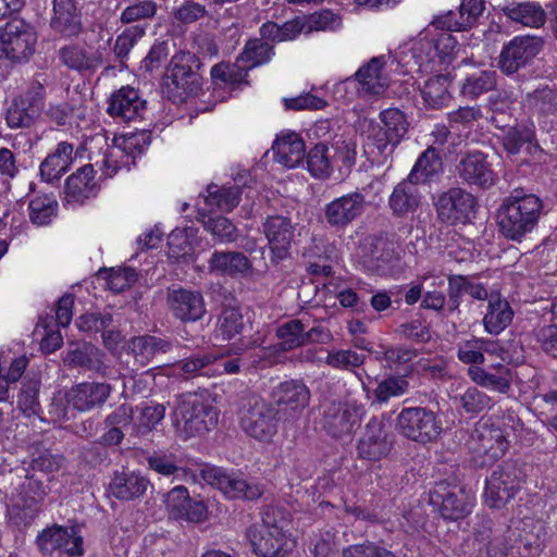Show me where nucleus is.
Here are the masks:
<instances>
[{"mask_svg": "<svg viewBox=\"0 0 557 557\" xmlns=\"http://www.w3.org/2000/svg\"><path fill=\"white\" fill-rule=\"evenodd\" d=\"M322 428L334 438L350 436L364 414V408L356 401L324 400L321 404Z\"/></svg>", "mask_w": 557, "mask_h": 557, "instance_id": "obj_9", "label": "nucleus"}, {"mask_svg": "<svg viewBox=\"0 0 557 557\" xmlns=\"http://www.w3.org/2000/svg\"><path fill=\"white\" fill-rule=\"evenodd\" d=\"M381 124L372 125L364 143V153L372 162L383 163L391 156L408 131L405 114L389 108L380 113Z\"/></svg>", "mask_w": 557, "mask_h": 557, "instance_id": "obj_4", "label": "nucleus"}, {"mask_svg": "<svg viewBox=\"0 0 557 557\" xmlns=\"http://www.w3.org/2000/svg\"><path fill=\"white\" fill-rule=\"evenodd\" d=\"M58 57L62 64L71 70L85 71L95 66V59L86 49L77 44L60 48Z\"/></svg>", "mask_w": 557, "mask_h": 557, "instance_id": "obj_56", "label": "nucleus"}, {"mask_svg": "<svg viewBox=\"0 0 557 557\" xmlns=\"http://www.w3.org/2000/svg\"><path fill=\"white\" fill-rule=\"evenodd\" d=\"M58 212V201L51 195H39L28 203V216L33 224L48 225Z\"/></svg>", "mask_w": 557, "mask_h": 557, "instance_id": "obj_49", "label": "nucleus"}, {"mask_svg": "<svg viewBox=\"0 0 557 557\" xmlns=\"http://www.w3.org/2000/svg\"><path fill=\"white\" fill-rule=\"evenodd\" d=\"M36 42L35 27L23 18H11L0 28L1 50L12 61L28 59L35 50Z\"/></svg>", "mask_w": 557, "mask_h": 557, "instance_id": "obj_12", "label": "nucleus"}, {"mask_svg": "<svg viewBox=\"0 0 557 557\" xmlns=\"http://www.w3.org/2000/svg\"><path fill=\"white\" fill-rule=\"evenodd\" d=\"M137 411L139 413L136 418L135 428L138 434L149 433L165 416V407L153 401L145 403L137 407Z\"/></svg>", "mask_w": 557, "mask_h": 557, "instance_id": "obj_57", "label": "nucleus"}, {"mask_svg": "<svg viewBox=\"0 0 557 557\" xmlns=\"http://www.w3.org/2000/svg\"><path fill=\"white\" fill-rule=\"evenodd\" d=\"M74 160V146L60 141L40 163L39 173L47 183L58 182L66 173Z\"/></svg>", "mask_w": 557, "mask_h": 557, "instance_id": "obj_34", "label": "nucleus"}, {"mask_svg": "<svg viewBox=\"0 0 557 557\" xmlns=\"http://www.w3.org/2000/svg\"><path fill=\"white\" fill-rule=\"evenodd\" d=\"M158 11V4L154 0H140L128 4L120 14V22L123 25L145 24L152 20Z\"/></svg>", "mask_w": 557, "mask_h": 557, "instance_id": "obj_54", "label": "nucleus"}, {"mask_svg": "<svg viewBox=\"0 0 557 557\" xmlns=\"http://www.w3.org/2000/svg\"><path fill=\"white\" fill-rule=\"evenodd\" d=\"M49 27L62 38H77L84 32L78 0H53Z\"/></svg>", "mask_w": 557, "mask_h": 557, "instance_id": "obj_21", "label": "nucleus"}, {"mask_svg": "<svg viewBox=\"0 0 557 557\" xmlns=\"http://www.w3.org/2000/svg\"><path fill=\"white\" fill-rule=\"evenodd\" d=\"M274 159L285 168L298 166L306 153V146L302 138L296 133H287L278 136L272 147Z\"/></svg>", "mask_w": 557, "mask_h": 557, "instance_id": "obj_37", "label": "nucleus"}, {"mask_svg": "<svg viewBox=\"0 0 557 557\" xmlns=\"http://www.w3.org/2000/svg\"><path fill=\"white\" fill-rule=\"evenodd\" d=\"M512 535H517L511 547H517L523 557H537L545 546V532L542 524L533 525L530 530L515 529L510 530Z\"/></svg>", "mask_w": 557, "mask_h": 557, "instance_id": "obj_44", "label": "nucleus"}, {"mask_svg": "<svg viewBox=\"0 0 557 557\" xmlns=\"http://www.w3.org/2000/svg\"><path fill=\"white\" fill-rule=\"evenodd\" d=\"M201 67L202 63L195 53L176 52L166 67V97L175 103H182L198 95L202 86Z\"/></svg>", "mask_w": 557, "mask_h": 557, "instance_id": "obj_3", "label": "nucleus"}, {"mask_svg": "<svg viewBox=\"0 0 557 557\" xmlns=\"http://www.w3.org/2000/svg\"><path fill=\"white\" fill-rule=\"evenodd\" d=\"M466 445L479 467H487L494 463L504 456L508 448V442L503 430L487 423L478 424L471 432Z\"/></svg>", "mask_w": 557, "mask_h": 557, "instance_id": "obj_11", "label": "nucleus"}, {"mask_svg": "<svg viewBox=\"0 0 557 557\" xmlns=\"http://www.w3.org/2000/svg\"><path fill=\"white\" fill-rule=\"evenodd\" d=\"M459 404L467 413L478 414L492 408V398L476 387H469L459 396Z\"/></svg>", "mask_w": 557, "mask_h": 557, "instance_id": "obj_63", "label": "nucleus"}, {"mask_svg": "<svg viewBox=\"0 0 557 557\" xmlns=\"http://www.w3.org/2000/svg\"><path fill=\"white\" fill-rule=\"evenodd\" d=\"M500 11L512 22L528 27L539 28L546 22V13L537 2H508Z\"/></svg>", "mask_w": 557, "mask_h": 557, "instance_id": "obj_40", "label": "nucleus"}, {"mask_svg": "<svg viewBox=\"0 0 557 557\" xmlns=\"http://www.w3.org/2000/svg\"><path fill=\"white\" fill-rule=\"evenodd\" d=\"M468 295L475 300L488 299L486 286L479 281L478 275H450L448 277V307L456 310L461 302V297Z\"/></svg>", "mask_w": 557, "mask_h": 557, "instance_id": "obj_33", "label": "nucleus"}, {"mask_svg": "<svg viewBox=\"0 0 557 557\" xmlns=\"http://www.w3.org/2000/svg\"><path fill=\"white\" fill-rule=\"evenodd\" d=\"M443 172V160L433 146L426 148L417 159L408 178L416 184H428Z\"/></svg>", "mask_w": 557, "mask_h": 557, "instance_id": "obj_41", "label": "nucleus"}, {"mask_svg": "<svg viewBox=\"0 0 557 557\" xmlns=\"http://www.w3.org/2000/svg\"><path fill=\"white\" fill-rule=\"evenodd\" d=\"M513 319V310L499 293H491L486 313L483 318L484 330L491 335L502 333Z\"/></svg>", "mask_w": 557, "mask_h": 557, "instance_id": "obj_38", "label": "nucleus"}, {"mask_svg": "<svg viewBox=\"0 0 557 557\" xmlns=\"http://www.w3.org/2000/svg\"><path fill=\"white\" fill-rule=\"evenodd\" d=\"M145 110L146 101L140 98L139 91L123 86L110 96L107 113L121 122H129L141 117Z\"/></svg>", "mask_w": 557, "mask_h": 557, "instance_id": "obj_27", "label": "nucleus"}, {"mask_svg": "<svg viewBox=\"0 0 557 557\" xmlns=\"http://www.w3.org/2000/svg\"><path fill=\"white\" fill-rule=\"evenodd\" d=\"M151 486L148 478L135 471L114 472L110 484V493L120 500L141 498Z\"/></svg>", "mask_w": 557, "mask_h": 557, "instance_id": "obj_31", "label": "nucleus"}, {"mask_svg": "<svg viewBox=\"0 0 557 557\" xmlns=\"http://www.w3.org/2000/svg\"><path fill=\"white\" fill-rule=\"evenodd\" d=\"M367 207L366 195L355 190L326 203L322 210L323 219L330 228L344 231L362 216Z\"/></svg>", "mask_w": 557, "mask_h": 557, "instance_id": "obj_16", "label": "nucleus"}, {"mask_svg": "<svg viewBox=\"0 0 557 557\" xmlns=\"http://www.w3.org/2000/svg\"><path fill=\"white\" fill-rule=\"evenodd\" d=\"M385 64V55L374 57L355 73L360 94L380 96L385 92L388 87V77L383 73Z\"/></svg>", "mask_w": 557, "mask_h": 557, "instance_id": "obj_30", "label": "nucleus"}, {"mask_svg": "<svg viewBox=\"0 0 557 557\" xmlns=\"http://www.w3.org/2000/svg\"><path fill=\"white\" fill-rule=\"evenodd\" d=\"M45 104V87L35 81L28 88L15 97L5 113V121L10 128L30 127L40 116Z\"/></svg>", "mask_w": 557, "mask_h": 557, "instance_id": "obj_13", "label": "nucleus"}, {"mask_svg": "<svg viewBox=\"0 0 557 557\" xmlns=\"http://www.w3.org/2000/svg\"><path fill=\"white\" fill-rule=\"evenodd\" d=\"M417 185L407 177L394 187L388 198V207L393 215L404 218L419 208L421 194Z\"/></svg>", "mask_w": 557, "mask_h": 557, "instance_id": "obj_35", "label": "nucleus"}, {"mask_svg": "<svg viewBox=\"0 0 557 557\" xmlns=\"http://www.w3.org/2000/svg\"><path fill=\"white\" fill-rule=\"evenodd\" d=\"M396 420L399 434L417 443L434 442L443 431L442 421L425 407L404 408Z\"/></svg>", "mask_w": 557, "mask_h": 557, "instance_id": "obj_8", "label": "nucleus"}, {"mask_svg": "<svg viewBox=\"0 0 557 557\" xmlns=\"http://www.w3.org/2000/svg\"><path fill=\"white\" fill-rule=\"evenodd\" d=\"M409 382L405 376L389 375L382 380L372 392L373 403L380 405L387 403L393 397H398L407 393Z\"/></svg>", "mask_w": 557, "mask_h": 557, "instance_id": "obj_58", "label": "nucleus"}, {"mask_svg": "<svg viewBox=\"0 0 557 557\" xmlns=\"http://www.w3.org/2000/svg\"><path fill=\"white\" fill-rule=\"evenodd\" d=\"M272 397L282 418L295 419L309 406L311 393L302 381L289 380L277 384Z\"/></svg>", "mask_w": 557, "mask_h": 557, "instance_id": "obj_19", "label": "nucleus"}, {"mask_svg": "<svg viewBox=\"0 0 557 557\" xmlns=\"http://www.w3.org/2000/svg\"><path fill=\"white\" fill-rule=\"evenodd\" d=\"M451 76L447 74H438L425 81L421 88L423 103L426 108L438 110L447 106L451 99L449 86Z\"/></svg>", "mask_w": 557, "mask_h": 557, "instance_id": "obj_42", "label": "nucleus"}, {"mask_svg": "<svg viewBox=\"0 0 557 557\" xmlns=\"http://www.w3.org/2000/svg\"><path fill=\"white\" fill-rule=\"evenodd\" d=\"M394 446V435L383 419L372 417L364 425L358 441L359 457L377 461L388 456Z\"/></svg>", "mask_w": 557, "mask_h": 557, "instance_id": "obj_17", "label": "nucleus"}, {"mask_svg": "<svg viewBox=\"0 0 557 557\" xmlns=\"http://www.w3.org/2000/svg\"><path fill=\"white\" fill-rule=\"evenodd\" d=\"M165 506L171 517L186 522L200 523L207 518V507L202 500L190 498L183 485L173 487L165 497Z\"/></svg>", "mask_w": 557, "mask_h": 557, "instance_id": "obj_25", "label": "nucleus"}, {"mask_svg": "<svg viewBox=\"0 0 557 557\" xmlns=\"http://www.w3.org/2000/svg\"><path fill=\"white\" fill-rule=\"evenodd\" d=\"M430 499L432 504L440 506L441 516L446 520L462 519L471 511L472 498L460 487L440 483L431 492Z\"/></svg>", "mask_w": 557, "mask_h": 557, "instance_id": "obj_22", "label": "nucleus"}, {"mask_svg": "<svg viewBox=\"0 0 557 557\" xmlns=\"http://www.w3.org/2000/svg\"><path fill=\"white\" fill-rule=\"evenodd\" d=\"M203 227L221 243H233L237 239V228L233 222L222 215L203 221Z\"/></svg>", "mask_w": 557, "mask_h": 557, "instance_id": "obj_62", "label": "nucleus"}, {"mask_svg": "<svg viewBox=\"0 0 557 557\" xmlns=\"http://www.w3.org/2000/svg\"><path fill=\"white\" fill-rule=\"evenodd\" d=\"M63 361L71 369L91 372L101 377H106L110 373L106 352L91 344L84 343L70 348Z\"/></svg>", "mask_w": 557, "mask_h": 557, "instance_id": "obj_24", "label": "nucleus"}, {"mask_svg": "<svg viewBox=\"0 0 557 557\" xmlns=\"http://www.w3.org/2000/svg\"><path fill=\"white\" fill-rule=\"evenodd\" d=\"M97 185L92 164H85L65 181V195L67 201L83 203L96 195Z\"/></svg>", "mask_w": 557, "mask_h": 557, "instance_id": "obj_36", "label": "nucleus"}, {"mask_svg": "<svg viewBox=\"0 0 557 557\" xmlns=\"http://www.w3.org/2000/svg\"><path fill=\"white\" fill-rule=\"evenodd\" d=\"M524 480L525 473L518 461H504L485 481V504L492 509L504 508L515 497Z\"/></svg>", "mask_w": 557, "mask_h": 557, "instance_id": "obj_6", "label": "nucleus"}, {"mask_svg": "<svg viewBox=\"0 0 557 557\" xmlns=\"http://www.w3.org/2000/svg\"><path fill=\"white\" fill-rule=\"evenodd\" d=\"M251 267L250 260L239 251H214L208 261L211 273L228 276L244 275Z\"/></svg>", "mask_w": 557, "mask_h": 557, "instance_id": "obj_39", "label": "nucleus"}, {"mask_svg": "<svg viewBox=\"0 0 557 557\" xmlns=\"http://www.w3.org/2000/svg\"><path fill=\"white\" fill-rule=\"evenodd\" d=\"M40 505L36 504V502L16 494L11 498L8 515L17 528L28 527L37 517Z\"/></svg>", "mask_w": 557, "mask_h": 557, "instance_id": "obj_50", "label": "nucleus"}, {"mask_svg": "<svg viewBox=\"0 0 557 557\" xmlns=\"http://www.w3.org/2000/svg\"><path fill=\"white\" fill-rule=\"evenodd\" d=\"M145 24H134L125 27L117 36L113 46L116 60L124 64L128 59L131 50L146 35Z\"/></svg>", "mask_w": 557, "mask_h": 557, "instance_id": "obj_52", "label": "nucleus"}, {"mask_svg": "<svg viewBox=\"0 0 557 557\" xmlns=\"http://www.w3.org/2000/svg\"><path fill=\"white\" fill-rule=\"evenodd\" d=\"M368 257L369 268L376 273H383L388 264L398 259L394 245L383 238L372 239Z\"/></svg>", "mask_w": 557, "mask_h": 557, "instance_id": "obj_51", "label": "nucleus"}, {"mask_svg": "<svg viewBox=\"0 0 557 557\" xmlns=\"http://www.w3.org/2000/svg\"><path fill=\"white\" fill-rule=\"evenodd\" d=\"M112 393L107 382L84 381L74 384L66 393V400L73 409L87 412L102 408Z\"/></svg>", "mask_w": 557, "mask_h": 557, "instance_id": "obj_23", "label": "nucleus"}, {"mask_svg": "<svg viewBox=\"0 0 557 557\" xmlns=\"http://www.w3.org/2000/svg\"><path fill=\"white\" fill-rule=\"evenodd\" d=\"M246 323L239 308L226 307L222 310L218 319L216 332L223 339L230 341L240 335L245 330Z\"/></svg>", "mask_w": 557, "mask_h": 557, "instance_id": "obj_55", "label": "nucleus"}, {"mask_svg": "<svg viewBox=\"0 0 557 557\" xmlns=\"http://www.w3.org/2000/svg\"><path fill=\"white\" fill-rule=\"evenodd\" d=\"M304 18L307 27V35L313 32H332L339 28L342 25L341 17L330 10H322L304 16Z\"/></svg>", "mask_w": 557, "mask_h": 557, "instance_id": "obj_64", "label": "nucleus"}, {"mask_svg": "<svg viewBox=\"0 0 557 557\" xmlns=\"http://www.w3.org/2000/svg\"><path fill=\"white\" fill-rule=\"evenodd\" d=\"M437 219L448 225L469 224L475 218L476 198L462 187H450L434 202Z\"/></svg>", "mask_w": 557, "mask_h": 557, "instance_id": "obj_10", "label": "nucleus"}, {"mask_svg": "<svg viewBox=\"0 0 557 557\" xmlns=\"http://www.w3.org/2000/svg\"><path fill=\"white\" fill-rule=\"evenodd\" d=\"M454 173L461 184L480 189L491 188L498 180L488 156L480 150L461 154L455 164Z\"/></svg>", "mask_w": 557, "mask_h": 557, "instance_id": "obj_14", "label": "nucleus"}, {"mask_svg": "<svg viewBox=\"0 0 557 557\" xmlns=\"http://www.w3.org/2000/svg\"><path fill=\"white\" fill-rule=\"evenodd\" d=\"M172 347L170 341L153 335L135 336L128 344L135 364L140 367L161 362V357L172 350Z\"/></svg>", "mask_w": 557, "mask_h": 557, "instance_id": "obj_29", "label": "nucleus"}, {"mask_svg": "<svg viewBox=\"0 0 557 557\" xmlns=\"http://www.w3.org/2000/svg\"><path fill=\"white\" fill-rule=\"evenodd\" d=\"M168 304L175 318L183 322H195L206 313L201 293L185 288H170Z\"/></svg>", "mask_w": 557, "mask_h": 557, "instance_id": "obj_26", "label": "nucleus"}, {"mask_svg": "<svg viewBox=\"0 0 557 557\" xmlns=\"http://www.w3.org/2000/svg\"><path fill=\"white\" fill-rule=\"evenodd\" d=\"M335 161L339 163V171L348 175L357 161V143L352 137L341 136L331 144Z\"/></svg>", "mask_w": 557, "mask_h": 557, "instance_id": "obj_59", "label": "nucleus"}, {"mask_svg": "<svg viewBox=\"0 0 557 557\" xmlns=\"http://www.w3.org/2000/svg\"><path fill=\"white\" fill-rule=\"evenodd\" d=\"M238 416L244 432L260 442L272 440L282 418L273 403L257 395L243 398Z\"/></svg>", "mask_w": 557, "mask_h": 557, "instance_id": "obj_5", "label": "nucleus"}, {"mask_svg": "<svg viewBox=\"0 0 557 557\" xmlns=\"http://www.w3.org/2000/svg\"><path fill=\"white\" fill-rule=\"evenodd\" d=\"M260 525L272 532L278 531L287 537L292 527V515L283 507H265Z\"/></svg>", "mask_w": 557, "mask_h": 557, "instance_id": "obj_61", "label": "nucleus"}, {"mask_svg": "<svg viewBox=\"0 0 557 557\" xmlns=\"http://www.w3.org/2000/svg\"><path fill=\"white\" fill-rule=\"evenodd\" d=\"M458 44L455 37L447 33L442 32L433 35L430 27L424 28L419 33L418 38L413 41L411 50L413 58H416V64L421 66L424 58L426 61H431L433 58L438 57L443 62L448 61Z\"/></svg>", "mask_w": 557, "mask_h": 557, "instance_id": "obj_20", "label": "nucleus"}, {"mask_svg": "<svg viewBox=\"0 0 557 557\" xmlns=\"http://www.w3.org/2000/svg\"><path fill=\"white\" fill-rule=\"evenodd\" d=\"M542 211L543 202L536 195L515 189L497 210L498 232L506 239L520 243L535 228Z\"/></svg>", "mask_w": 557, "mask_h": 557, "instance_id": "obj_1", "label": "nucleus"}, {"mask_svg": "<svg viewBox=\"0 0 557 557\" xmlns=\"http://www.w3.org/2000/svg\"><path fill=\"white\" fill-rule=\"evenodd\" d=\"M203 481L220 490L231 499L255 500L261 497L262 486L251 478L236 470L205 466L200 471Z\"/></svg>", "mask_w": 557, "mask_h": 557, "instance_id": "obj_7", "label": "nucleus"}, {"mask_svg": "<svg viewBox=\"0 0 557 557\" xmlns=\"http://www.w3.org/2000/svg\"><path fill=\"white\" fill-rule=\"evenodd\" d=\"M309 319H293L284 322L276 329L280 347L284 351L305 346V330L309 326Z\"/></svg>", "mask_w": 557, "mask_h": 557, "instance_id": "obj_47", "label": "nucleus"}, {"mask_svg": "<svg viewBox=\"0 0 557 557\" xmlns=\"http://www.w3.org/2000/svg\"><path fill=\"white\" fill-rule=\"evenodd\" d=\"M496 87V73L494 71H475L463 79L460 86L462 97L474 100L481 95Z\"/></svg>", "mask_w": 557, "mask_h": 557, "instance_id": "obj_46", "label": "nucleus"}, {"mask_svg": "<svg viewBox=\"0 0 557 557\" xmlns=\"http://www.w3.org/2000/svg\"><path fill=\"white\" fill-rule=\"evenodd\" d=\"M207 191L206 202L225 212H231L240 201L242 188L239 186L220 187L211 184Z\"/></svg>", "mask_w": 557, "mask_h": 557, "instance_id": "obj_53", "label": "nucleus"}, {"mask_svg": "<svg viewBox=\"0 0 557 557\" xmlns=\"http://www.w3.org/2000/svg\"><path fill=\"white\" fill-rule=\"evenodd\" d=\"M275 54L274 45L259 38H250L246 41L243 51L236 62L242 63L246 70L269 63Z\"/></svg>", "mask_w": 557, "mask_h": 557, "instance_id": "obj_45", "label": "nucleus"}, {"mask_svg": "<svg viewBox=\"0 0 557 557\" xmlns=\"http://www.w3.org/2000/svg\"><path fill=\"white\" fill-rule=\"evenodd\" d=\"M468 375L481 387L500 394H507L512 384V371L510 368H500V373H493L481 367H470L468 369Z\"/></svg>", "mask_w": 557, "mask_h": 557, "instance_id": "obj_43", "label": "nucleus"}, {"mask_svg": "<svg viewBox=\"0 0 557 557\" xmlns=\"http://www.w3.org/2000/svg\"><path fill=\"white\" fill-rule=\"evenodd\" d=\"M219 410L202 394L186 393L177 396L172 413L175 431L184 438L200 436L218 424Z\"/></svg>", "mask_w": 557, "mask_h": 557, "instance_id": "obj_2", "label": "nucleus"}, {"mask_svg": "<svg viewBox=\"0 0 557 557\" xmlns=\"http://www.w3.org/2000/svg\"><path fill=\"white\" fill-rule=\"evenodd\" d=\"M543 39L535 36H517L506 45L499 55V69L507 75L529 64L542 50Z\"/></svg>", "mask_w": 557, "mask_h": 557, "instance_id": "obj_18", "label": "nucleus"}, {"mask_svg": "<svg viewBox=\"0 0 557 557\" xmlns=\"http://www.w3.org/2000/svg\"><path fill=\"white\" fill-rule=\"evenodd\" d=\"M262 227L273 256L277 260L285 259L295 237V227L290 219L271 215L263 222Z\"/></svg>", "mask_w": 557, "mask_h": 557, "instance_id": "obj_28", "label": "nucleus"}, {"mask_svg": "<svg viewBox=\"0 0 557 557\" xmlns=\"http://www.w3.org/2000/svg\"><path fill=\"white\" fill-rule=\"evenodd\" d=\"M252 550L259 557H283L286 553L287 537L278 531H270L261 525H253L247 532Z\"/></svg>", "mask_w": 557, "mask_h": 557, "instance_id": "obj_32", "label": "nucleus"}, {"mask_svg": "<svg viewBox=\"0 0 557 557\" xmlns=\"http://www.w3.org/2000/svg\"><path fill=\"white\" fill-rule=\"evenodd\" d=\"M117 145L114 147L116 150H121V156L132 157L134 159L141 154L144 150L151 143V135L148 131H140L136 133H127L117 140Z\"/></svg>", "mask_w": 557, "mask_h": 557, "instance_id": "obj_60", "label": "nucleus"}, {"mask_svg": "<svg viewBox=\"0 0 557 557\" xmlns=\"http://www.w3.org/2000/svg\"><path fill=\"white\" fill-rule=\"evenodd\" d=\"M305 156L308 171L313 177L326 180L331 176L333 166L326 140L315 144Z\"/></svg>", "mask_w": 557, "mask_h": 557, "instance_id": "obj_48", "label": "nucleus"}, {"mask_svg": "<svg viewBox=\"0 0 557 557\" xmlns=\"http://www.w3.org/2000/svg\"><path fill=\"white\" fill-rule=\"evenodd\" d=\"M40 553L50 557H79L84 555L83 537L71 528L53 524L36 539Z\"/></svg>", "mask_w": 557, "mask_h": 557, "instance_id": "obj_15", "label": "nucleus"}]
</instances>
